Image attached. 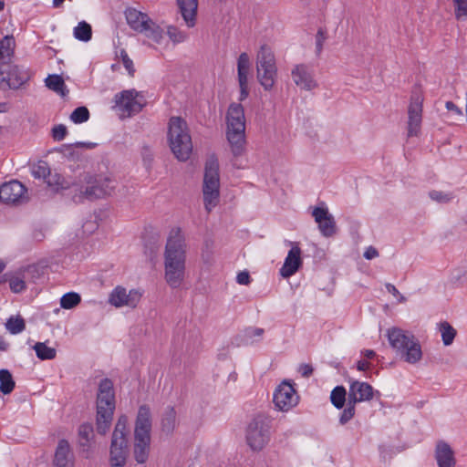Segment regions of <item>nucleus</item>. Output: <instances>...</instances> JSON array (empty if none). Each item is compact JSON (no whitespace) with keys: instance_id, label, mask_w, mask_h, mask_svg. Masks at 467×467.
I'll list each match as a JSON object with an SVG mask.
<instances>
[{"instance_id":"1","label":"nucleus","mask_w":467,"mask_h":467,"mask_svg":"<svg viewBox=\"0 0 467 467\" xmlns=\"http://www.w3.org/2000/svg\"><path fill=\"white\" fill-rule=\"evenodd\" d=\"M164 279L171 288L183 283L186 269V242L180 227L172 228L168 235L164 254Z\"/></svg>"},{"instance_id":"2","label":"nucleus","mask_w":467,"mask_h":467,"mask_svg":"<svg viewBox=\"0 0 467 467\" xmlns=\"http://www.w3.org/2000/svg\"><path fill=\"white\" fill-rule=\"evenodd\" d=\"M115 188L116 182L109 177L83 173L78 177V182L73 186L71 201L75 203L95 201L111 195Z\"/></svg>"},{"instance_id":"3","label":"nucleus","mask_w":467,"mask_h":467,"mask_svg":"<svg viewBox=\"0 0 467 467\" xmlns=\"http://www.w3.org/2000/svg\"><path fill=\"white\" fill-rule=\"evenodd\" d=\"M152 419L148 405L139 408L134 428L133 457L140 463H145L150 455Z\"/></svg>"},{"instance_id":"4","label":"nucleus","mask_w":467,"mask_h":467,"mask_svg":"<svg viewBox=\"0 0 467 467\" xmlns=\"http://www.w3.org/2000/svg\"><path fill=\"white\" fill-rule=\"evenodd\" d=\"M387 337L405 362L413 365L422 358L420 344L412 333L394 327L388 329Z\"/></svg>"},{"instance_id":"5","label":"nucleus","mask_w":467,"mask_h":467,"mask_svg":"<svg viewBox=\"0 0 467 467\" xmlns=\"http://www.w3.org/2000/svg\"><path fill=\"white\" fill-rule=\"evenodd\" d=\"M169 141L171 151L181 161H187L192 151L187 123L180 117H172L169 123Z\"/></svg>"},{"instance_id":"6","label":"nucleus","mask_w":467,"mask_h":467,"mask_svg":"<svg viewBox=\"0 0 467 467\" xmlns=\"http://www.w3.org/2000/svg\"><path fill=\"white\" fill-rule=\"evenodd\" d=\"M202 194L207 212L214 208L220 196L219 162L215 155H211L205 161Z\"/></svg>"},{"instance_id":"7","label":"nucleus","mask_w":467,"mask_h":467,"mask_svg":"<svg viewBox=\"0 0 467 467\" xmlns=\"http://www.w3.org/2000/svg\"><path fill=\"white\" fill-rule=\"evenodd\" d=\"M277 67L275 55L267 45H262L256 55V77L265 90H271L275 83Z\"/></svg>"},{"instance_id":"8","label":"nucleus","mask_w":467,"mask_h":467,"mask_svg":"<svg viewBox=\"0 0 467 467\" xmlns=\"http://www.w3.org/2000/svg\"><path fill=\"white\" fill-rule=\"evenodd\" d=\"M271 419L264 414L254 416L246 427V442L253 451H261L270 441Z\"/></svg>"},{"instance_id":"9","label":"nucleus","mask_w":467,"mask_h":467,"mask_svg":"<svg viewBox=\"0 0 467 467\" xmlns=\"http://www.w3.org/2000/svg\"><path fill=\"white\" fill-rule=\"evenodd\" d=\"M114 101V109L119 112L120 118H130L139 113L146 104L144 97L135 89L116 94Z\"/></svg>"},{"instance_id":"10","label":"nucleus","mask_w":467,"mask_h":467,"mask_svg":"<svg viewBox=\"0 0 467 467\" xmlns=\"http://www.w3.org/2000/svg\"><path fill=\"white\" fill-rule=\"evenodd\" d=\"M422 103L423 97L419 88L412 90L408 108V127L407 136L417 137L420 133L422 121Z\"/></svg>"},{"instance_id":"11","label":"nucleus","mask_w":467,"mask_h":467,"mask_svg":"<svg viewBox=\"0 0 467 467\" xmlns=\"http://www.w3.org/2000/svg\"><path fill=\"white\" fill-rule=\"evenodd\" d=\"M298 402V396L292 384L283 381L275 390L274 403L282 411H288Z\"/></svg>"},{"instance_id":"12","label":"nucleus","mask_w":467,"mask_h":467,"mask_svg":"<svg viewBox=\"0 0 467 467\" xmlns=\"http://www.w3.org/2000/svg\"><path fill=\"white\" fill-rule=\"evenodd\" d=\"M5 75L6 76L5 77L3 75L0 81V88L2 89L19 88L30 78V75L26 69L17 65H13L11 62L8 64Z\"/></svg>"},{"instance_id":"13","label":"nucleus","mask_w":467,"mask_h":467,"mask_svg":"<svg viewBox=\"0 0 467 467\" xmlns=\"http://www.w3.org/2000/svg\"><path fill=\"white\" fill-rule=\"evenodd\" d=\"M26 193V188L16 180L0 186V201L5 203H22L27 200Z\"/></svg>"},{"instance_id":"14","label":"nucleus","mask_w":467,"mask_h":467,"mask_svg":"<svg viewBox=\"0 0 467 467\" xmlns=\"http://www.w3.org/2000/svg\"><path fill=\"white\" fill-rule=\"evenodd\" d=\"M312 216L318 224L321 234L325 237H332L337 234V224L334 216L329 213L327 208L315 207Z\"/></svg>"},{"instance_id":"15","label":"nucleus","mask_w":467,"mask_h":467,"mask_svg":"<svg viewBox=\"0 0 467 467\" xmlns=\"http://www.w3.org/2000/svg\"><path fill=\"white\" fill-rule=\"evenodd\" d=\"M141 295L136 290H130L127 292L126 288L122 286H117L109 295V302L116 306H130L136 307L137 304L140 300Z\"/></svg>"},{"instance_id":"16","label":"nucleus","mask_w":467,"mask_h":467,"mask_svg":"<svg viewBox=\"0 0 467 467\" xmlns=\"http://www.w3.org/2000/svg\"><path fill=\"white\" fill-rule=\"evenodd\" d=\"M128 440L112 439L109 448V462L112 467H123L128 457Z\"/></svg>"},{"instance_id":"17","label":"nucleus","mask_w":467,"mask_h":467,"mask_svg":"<svg viewBox=\"0 0 467 467\" xmlns=\"http://www.w3.org/2000/svg\"><path fill=\"white\" fill-rule=\"evenodd\" d=\"M373 388L367 382L353 380L350 383L348 400L350 403H358L370 400L373 398Z\"/></svg>"},{"instance_id":"18","label":"nucleus","mask_w":467,"mask_h":467,"mask_svg":"<svg viewBox=\"0 0 467 467\" xmlns=\"http://www.w3.org/2000/svg\"><path fill=\"white\" fill-rule=\"evenodd\" d=\"M302 264L301 249L297 244H293L280 269V275L285 278H288L298 271Z\"/></svg>"},{"instance_id":"19","label":"nucleus","mask_w":467,"mask_h":467,"mask_svg":"<svg viewBox=\"0 0 467 467\" xmlns=\"http://www.w3.org/2000/svg\"><path fill=\"white\" fill-rule=\"evenodd\" d=\"M53 467H74V455L67 440H60L53 460Z\"/></svg>"},{"instance_id":"20","label":"nucleus","mask_w":467,"mask_h":467,"mask_svg":"<svg viewBox=\"0 0 467 467\" xmlns=\"http://www.w3.org/2000/svg\"><path fill=\"white\" fill-rule=\"evenodd\" d=\"M291 74L296 85L301 88L311 90L317 87V82L306 65H296Z\"/></svg>"},{"instance_id":"21","label":"nucleus","mask_w":467,"mask_h":467,"mask_svg":"<svg viewBox=\"0 0 467 467\" xmlns=\"http://www.w3.org/2000/svg\"><path fill=\"white\" fill-rule=\"evenodd\" d=\"M97 406L115 407L113 382L106 378L100 380L97 395Z\"/></svg>"},{"instance_id":"22","label":"nucleus","mask_w":467,"mask_h":467,"mask_svg":"<svg viewBox=\"0 0 467 467\" xmlns=\"http://www.w3.org/2000/svg\"><path fill=\"white\" fill-rule=\"evenodd\" d=\"M227 129L245 130L244 107L240 103H231L226 115Z\"/></svg>"},{"instance_id":"23","label":"nucleus","mask_w":467,"mask_h":467,"mask_svg":"<svg viewBox=\"0 0 467 467\" xmlns=\"http://www.w3.org/2000/svg\"><path fill=\"white\" fill-rule=\"evenodd\" d=\"M435 460L439 467H455L456 465L454 451L451 446L443 441L437 442Z\"/></svg>"},{"instance_id":"24","label":"nucleus","mask_w":467,"mask_h":467,"mask_svg":"<svg viewBox=\"0 0 467 467\" xmlns=\"http://www.w3.org/2000/svg\"><path fill=\"white\" fill-rule=\"evenodd\" d=\"M14 51L15 39L12 36H5L0 39V76L5 75L14 56Z\"/></svg>"},{"instance_id":"25","label":"nucleus","mask_w":467,"mask_h":467,"mask_svg":"<svg viewBox=\"0 0 467 467\" xmlns=\"http://www.w3.org/2000/svg\"><path fill=\"white\" fill-rule=\"evenodd\" d=\"M115 407L97 406L96 430L100 435H106L109 431Z\"/></svg>"},{"instance_id":"26","label":"nucleus","mask_w":467,"mask_h":467,"mask_svg":"<svg viewBox=\"0 0 467 467\" xmlns=\"http://www.w3.org/2000/svg\"><path fill=\"white\" fill-rule=\"evenodd\" d=\"M124 14L127 24L137 33L142 31V27L146 26V22L150 19L146 13H142L133 7H128Z\"/></svg>"},{"instance_id":"27","label":"nucleus","mask_w":467,"mask_h":467,"mask_svg":"<svg viewBox=\"0 0 467 467\" xmlns=\"http://www.w3.org/2000/svg\"><path fill=\"white\" fill-rule=\"evenodd\" d=\"M177 5L186 25L189 27L194 26L198 0H177Z\"/></svg>"},{"instance_id":"28","label":"nucleus","mask_w":467,"mask_h":467,"mask_svg":"<svg viewBox=\"0 0 467 467\" xmlns=\"http://www.w3.org/2000/svg\"><path fill=\"white\" fill-rule=\"evenodd\" d=\"M245 130L227 129V140L234 156L243 154L245 143Z\"/></svg>"},{"instance_id":"29","label":"nucleus","mask_w":467,"mask_h":467,"mask_svg":"<svg viewBox=\"0 0 467 467\" xmlns=\"http://www.w3.org/2000/svg\"><path fill=\"white\" fill-rule=\"evenodd\" d=\"M45 181L48 186L54 187L56 192H58L59 190L67 191L66 195L71 199V195L74 193L73 186L78 182V178L75 181L69 182L66 181L59 173H52L50 171Z\"/></svg>"},{"instance_id":"30","label":"nucleus","mask_w":467,"mask_h":467,"mask_svg":"<svg viewBox=\"0 0 467 467\" xmlns=\"http://www.w3.org/2000/svg\"><path fill=\"white\" fill-rule=\"evenodd\" d=\"M78 444L83 451H88L94 440L93 425L88 422L82 423L78 428Z\"/></svg>"},{"instance_id":"31","label":"nucleus","mask_w":467,"mask_h":467,"mask_svg":"<svg viewBox=\"0 0 467 467\" xmlns=\"http://www.w3.org/2000/svg\"><path fill=\"white\" fill-rule=\"evenodd\" d=\"M177 424V413L172 406H168L161 420V431L164 432L167 435L171 434L176 427Z\"/></svg>"},{"instance_id":"32","label":"nucleus","mask_w":467,"mask_h":467,"mask_svg":"<svg viewBox=\"0 0 467 467\" xmlns=\"http://www.w3.org/2000/svg\"><path fill=\"white\" fill-rule=\"evenodd\" d=\"M139 33L144 35L147 38L151 39L157 44H160L163 38V29L150 17L146 22V26L142 27V31H140Z\"/></svg>"},{"instance_id":"33","label":"nucleus","mask_w":467,"mask_h":467,"mask_svg":"<svg viewBox=\"0 0 467 467\" xmlns=\"http://www.w3.org/2000/svg\"><path fill=\"white\" fill-rule=\"evenodd\" d=\"M46 86L58 93L61 97H66L68 94V89H67V87L65 85L64 79L59 75H49L46 79Z\"/></svg>"},{"instance_id":"34","label":"nucleus","mask_w":467,"mask_h":467,"mask_svg":"<svg viewBox=\"0 0 467 467\" xmlns=\"http://www.w3.org/2000/svg\"><path fill=\"white\" fill-rule=\"evenodd\" d=\"M250 66V57L248 54L245 52L241 53L237 60L238 81H248Z\"/></svg>"},{"instance_id":"35","label":"nucleus","mask_w":467,"mask_h":467,"mask_svg":"<svg viewBox=\"0 0 467 467\" xmlns=\"http://www.w3.org/2000/svg\"><path fill=\"white\" fill-rule=\"evenodd\" d=\"M16 387V382L8 369H0V392L4 395L10 394Z\"/></svg>"},{"instance_id":"36","label":"nucleus","mask_w":467,"mask_h":467,"mask_svg":"<svg viewBox=\"0 0 467 467\" xmlns=\"http://www.w3.org/2000/svg\"><path fill=\"white\" fill-rule=\"evenodd\" d=\"M36 357L41 360H51L57 356V350L48 347L46 342H37L33 347Z\"/></svg>"},{"instance_id":"37","label":"nucleus","mask_w":467,"mask_h":467,"mask_svg":"<svg viewBox=\"0 0 467 467\" xmlns=\"http://www.w3.org/2000/svg\"><path fill=\"white\" fill-rule=\"evenodd\" d=\"M439 326L444 346L451 345L457 335L456 329L447 321L441 322Z\"/></svg>"},{"instance_id":"38","label":"nucleus","mask_w":467,"mask_h":467,"mask_svg":"<svg viewBox=\"0 0 467 467\" xmlns=\"http://www.w3.org/2000/svg\"><path fill=\"white\" fill-rule=\"evenodd\" d=\"M74 36L83 42L89 41L92 36V29L90 25L85 21L79 22L74 28Z\"/></svg>"},{"instance_id":"39","label":"nucleus","mask_w":467,"mask_h":467,"mask_svg":"<svg viewBox=\"0 0 467 467\" xmlns=\"http://www.w3.org/2000/svg\"><path fill=\"white\" fill-rule=\"evenodd\" d=\"M6 329L13 335L21 333L26 328V323L21 316L10 317L5 323Z\"/></svg>"},{"instance_id":"40","label":"nucleus","mask_w":467,"mask_h":467,"mask_svg":"<svg viewBox=\"0 0 467 467\" xmlns=\"http://www.w3.org/2000/svg\"><path fill=\"white\" fill-rule=\"evenodd\" d=\"M347 391L343 386H337L331 391L330 400L337 409H342L347 400Z\"/></svg>"},{"instance_id":"41","label":"nucleus","mask_w":467,"mask_h":467,"mask_svg":"<svg viewBox=\"0 0 467 467\" xmlns=\"http://www.w3.org/2000/svg\"><path fill=\"white\" fill-rule=\"evenodd\" d=\"M128 426V417L126 415H121L115 425L113 433H112V439H127V430Z\"/></svg>"},{"instance_id":"42","label":"nucleus","mask_w":467,"mask_h":467,"mask_svg":"<svg viewBox=\"0 0 467 467\" xmlns=\"http://www.w3.org/2000/svg\"><path fill=\"white\" fill-rule=\"evenodd\" d=\"M81 301V297L78 293L68 292L60 299V306L65 309H71L78 306Z\"/></svg>"},{"instance_id":"43","label":"nucleus","mask_w":467,"mask_h":467,"mask_svg":"<svg viewBox=\"0 0 467 467\" xmlns=\"http://www.w3.org/2000/svg\"><path fill=\"white\" fill-rule=\"evenodd\" d=\"M70 120L76 124L83 123L89 119L88 109L82 106L73 110L69 117Z\"/></svg>"},{"instance_id":"44","label":"nucleus","mask_w":467,"mask_h":467,"mask_svg":"<svg viewBox=\"0 0 467 467\" xmlns=\"http://www.w3.org/2000/svg\"><path fill=\"white\" fill-rule=\"evenodd\" d=\"M167 35L174 44L184 42L188 36L185 32L174 26H169L167 27Z\"/></svg>"},{"instance_id":"45","label":"nucleus","mask_w":467,"mask_h":467,"mask_svg":"<svg viewBox=\"0 0 467 467\" xmlns=\"http://www.w3.org/2000/svg\"><path fill=\"white\" fill-rule=\"evenodd\" d=\"M32 173L35 178H43L46 180V178L50 173V168L47 162L40 161L36 166L33 168Z\"/></svg>"},{"instance_id":"46","label":"nucleus","mask_w":467,"mask_h":467,"mask_svg":"<svg viewBox=\"0 0 467 467\" xmlns=\"http://www.w3.org/2000/svg\"><path fill=\"white\" fill-rule=\"evenodd\" d=\"M355 405L354 403H350V401L348 400L347 407L342 411L339 422L341 424H346L348 421H349L355 415Z\"/></svg>"},{"instance_id":"47","label":"nucleus","mask_w":467,"mask_h":467,"mask_svg":"<svg viewBox=\"0 0 467 467\" xmlns=\"http://www.w3.org/2000/svg\"><path fill=\"white\" fill-rule=\"evenodd\" d=\"M24 273V278H31L32 280H35L43 275V270L36 265H30L25 268Z\"/></svg>"},{"instance_id":"48","label":"nucleus","mask_w":467,"mask_h":467,"mask_svg":"<svg viewBox=\"0 0 467 467\" xmlns=\"http://www.w3.org/2000/svg\"><path fill=\"white\" fill-rule=\"evenodd\" d=\"M455 6V16L461 19L462 16H467V0H453Z\"/></svg>"},{"instance_id":"49","label":"nucleus","mask_w":467,"mask_h":467,"mask_svg":"<svg viewBox=\"0 0 467 467\" xmlns=\"http://www.w3.org/2000/svg\"><path fill=\"white\" fill-rule=\"evenodd\" d=\"M67 134V129L63 124L56 125L52 129V137L55 140L60 141L65 139Z\"/></svg>"},{"instance_id":"50","label":"nucleus","mask_w":467,"mask_h":467,"mask_svg":"<svg viewBox=\"0 0 467 467\" xmlns=\"http://www.w3.org/2000/svg\"><path fill=\"white\" fill-rule=\"evenodd\" d=\"M9 286L13 292L19 293L26 288V283L24 279L18 276H14L9 280Z\"/></svg>"},{"instance_id":"51","label":"nucleus","mask_w":467,"mask_h":467,"mask_svg":"<svg viewBox=\"0 0 467 467\" xmlns=\"http://www.w3.org/2000/svg\"><path fill=\"white\" fill-rule=\"evenodd\" d=\"M429 196L431 200L441 203L448 202L451 199L450 194L441 191H431L430 192Z\"/></svg>"},{"instance_id":"52","label":"nucleus","mask_w":467,"mask_h":467,"mask_svg":"<svg viewBox=\"0 0 467 467\" xmlns=\"http://www.w3.org/2000/svg\"><path fill=\"white\" fill-rule=\"evenodd\" d=\"M327 39V33L323 28H319L316 35V50L317 54H320L323 49V44Z\"/></svg>"},{"instance_id":"53","label":"nucleus","mask_w":467,"mask_h":467,"mask_svg":"<svg viewBox=\"0 0 467 467\" xmlns=\"http://www.w3.org/2000/svg\"><path fill=\"white\" fill-rule=\"evenodd\" d=\"M120 56H121L123 66L129 71V74L130 76H133L135 69H134V67H133L132 60L129 57V56H128V54L126 53L125 50H121Z\"/></svg>"},{"instance_id":"54","label":"nucleus","mask_w":467,"mask_h":467,"mask_svg":"<svg viewBox=\"0 0 467 467\" xmlns=\"http://www.w3.org/2000/svg\"><path fill=\"white\" fill-rule=\"evenodd\" d=\"M265 330L261 327H248L245 329L244 334L248 338H252L254 337H262Z\"/></svg>"},{"instance_id":"55","label":"nucleus","mask_w":467,"mask_h":467,"mask_svg":"<svg viewBox=\"0 0 467 467\" xmlns=\"http://www.w3.org/2000/svg\"><path fill=\"white\" fill-rule=\"evenodd\" d=\"M240 87V101H244L249 95L248 81H238Z\"/></svg>"},{"instance_id":"56","label":"nucleus","mask_w":467,"mask_h":467,"mask_svg":"<svg viewBox=\"0 0 467 467\" xmlns=\"http://www.w3.org/2000/svg\"><path fill=\"white\" fill-rule=\"evenodd\" d=\"M298 371L303 378H309L313 374L314 368L310 364H301Z\"/></svg>"},{"instance_id":"57","label":"nucleus","mask_w":467,"mask_h":467,"mask_svg":"<svg viewBox=\"0 0 467 467\" xmlns=\"http://www.w3.org/2000/svg\"><path fill=\"white\" fill-rule=\"evenodd\" d=\"M74 144H64L59 149V151L68 158L74 159Z\"/></svg>"},{"instance_id":"58","label":"nucleus","mask_w":467,"mask_h":467,"mask_svg":"<svg viewBox=\"0 0 467 467\" xmlns=\"http://www.w3.org/2000/svg\"><path fill=\"white\" fill-rule=\"evenodd\" d=\"M236 281L240 285H249L251 282L250 275L246 271H243L238 273L236 276Z\"/></svg>"},{"instance_id":"59","label":"nucleus","mask_w":467,"mask_h":467,"mask_svg":"<svg viewBox=\"0 0 467 467\" xmlns=\"http://www.w3.org/2000/svg\"><path fill=\"white\" fill-rule=\"evenodd\" d=\"M379 256V252L378 250L373 247V246H369L366 249L365 253H364V257L368 260H371L373 258H376Z\"/></svg>"},{"instance_id":"60","label":"nucleus","mask_w":467,"mask_h":467,"mask_svg":"<svg viewBox=\"0 0 467 467\" xmlns=\"http://www.w3.org/2000/svg\"><path fill=\"white\" fill-rule=\"evenodd\" d=\"M445 106H446V109L450 111H454L455 113H457L459 115L462 114V110L452 101H447Z\"/></svg>"},{"instance_id":"61","label":"nucleus","mask_w":467,"mask_h":467,"mask_svg":"<svg viewBox=\"0 0 467 467\" xmlns=\"http://www.w3.org/2000/svg\"><path fill=\"white\" fill-rule=\"evenodd\" d=\"M369 367H370L369 362H368L366 360H358L357 363V368L359 371H365V370L368 369Z\"/></svg>"},{"instance_id":"62","label":"nucleus","mask_w":467,"mask_h":467,"mask_svg":"<svg viewBox=\"0 0 467 467\" xmlns=\"http://www.w3.org/2000/svg\"><path fill=\"white\" fill-rule=\"evenodd\" d=\"M76 148H88V149H93L97 146L96 143L93 142H76L74 143Z\"/></svg>"},{"instance_id":"63","label":"nucleus","mask_w":467,"mask_h":467,"mask_svg":"<svg viewBox=\"0 0 467 467\" xmlns=\"http://www.w3.org/2000/svg\"><path fill=\"white\" fill-rule=\"evenodd\" d=\"M76 148H88V149H93L97 146L96 143L93 142H76L74 143Z\"/></svg>"},{"instance_id":"64","label":"nucleus","mask_w":467,"mask_h":467,"mask_svg":"<svg viewBox=\"0 0 467 467\" xmlns=\"http://www.w3.org/2000/svg\"><path fill=\"white\" fill-rule=\"evenodd\" d=\"M386 288H387L388 292L392 294L394 296H397L398 295H400L399 290L392 284H387Z\"/></svg>"}]
</instances>
